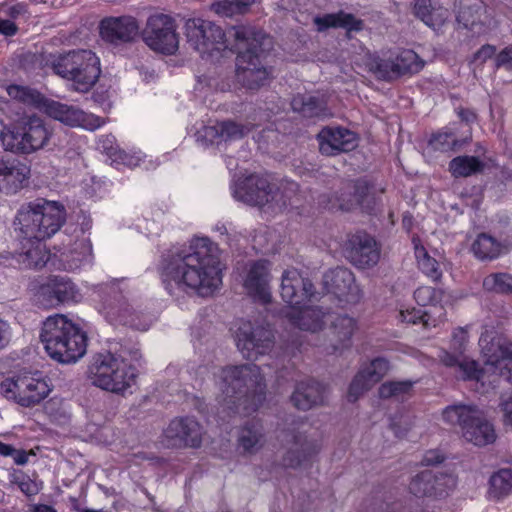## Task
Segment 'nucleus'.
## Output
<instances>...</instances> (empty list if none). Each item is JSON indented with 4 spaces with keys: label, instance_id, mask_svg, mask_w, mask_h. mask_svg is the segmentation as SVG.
<instances>
[{
    "label": "nucleus",
    "instance_id": "bf43d9fd",
    "mask_svg": "<svg viewBox=\"0 0 512 512\" xmlns=\"http://www.w3.org/2000/svg\"><path fill=\"white\" fill-rule=\"evenodd\" d=\"M142 160L141 152H125V150H119V161L128 165V167H136L140 165Z\"/></svg>",
    "mask_w": 512,
    "mask_h": 512
},
{
    "label": "nucleus",
    "instance_id": "c9c22d12",
    "mask_svg": "<svg viewBox=\"0 0 512 512\" xmlns=\"http://www.w3.org/2000/svg\"><path fill=\"white\" fill-rule=\"evenodd\" d=\"M265 434L260 422H249L241 428L238 435V447L242 452L254 453L262 448Z\"/></svg>",
    "mask_w": 512,
    "mask_h": 512
},
{
    "label": "nucleus",
    "instance_id": "7c9ffc66",
    "mask_svg": "<svg viewBox=\"0 0 512 512\" xmlns=\"http://www.w3.org/2000/svg\"><path fill=\"white\" fill-rule=\"evenodd\" d=\"M510 248L508 242H500L487 232L478 234L471 244V251L478 260H495L505 252H509Z\"/></svg>",
    "mask_w": 512,
    "mask_h": 512
},
{
    "label": "nucleus",
    "instance_id": "f8f14e48",
    "mask_svg": "<svg viewBox=\"0 0 512 512\" xmlns=\"http://www.w3.org/2000/svg\"><path fill=\"white\" fill-rule=\"evenodd\" d=\"M220 25L209 19L193 18L185 22V33L190 45L205 57H219L223 51H233L229 35Z\"/></svg>",
    "mask_w": 512,
    "mask_h": 512
},
{
    "label": "nucleus",
    "instance_id": "a18cd8bd",
    "mask_svg": "<svg viewBox=\"0 0 512 512\" xmlns=\"http://www.w3.org/2000/svg\"><path fill=\"white\" fill-rule=\"evenodd\" d=\"M397 77L407 72H419L423 68L422 59L413 50H403L396 56Z\"/></svg>",
    "mask_w": 512,
    "mask_h": 512
},
{
    "label": "nucleus",
    "instance_id": "b1692460",
    "mask_svg": "<svg viewBox=\"0 0 512 512\" xmlns=\"http://www.w3.org/2000/svg\"><path fill=\"white\" fill-rule=\"evenodd\" d=\"M31 170L27 164L0 154V191L3 193H17L26 186Z\"/></svg>",
    "mask_w": 512,
    "mask_h": 512
},
{
    "label": "nucleus",
    "instance_id": "680f3d73",
    "mask_svg": "<svg viewBox=\"0 0 512 512\" xmlns=\"http://www.w3.org/2000/svg\"><path fill=\"white\" fill-rule=\"evenodd\" d=\"M497 48L492 46V44H484L479 48V50L474 54L473 59L477 62H485L488 58L494 57Z\"/></svg>",
    "mask_w": 512,
    "mask_h": 512
},
{
    "label": "nucleus",
    "instance_id": "5fc2aeb1",
    "mask_svg": "<svg viewBox=\"0 0 512 512\" xmlns=\"http://www.w3.org/2000/svg\"><path fill=\"white\" fill-rule=\"evenodd\" d=\"M439 359L443 364H446V366H455V364H458L462 376L466 379H476V376H470L467 369L464 368V364H467V362H475L474 359H463V361H459L458 356H455L452 352H448V350H441ZM476 380L479 381L478 378Z\"/></svg>",
    "mask_w": 512,
    "mask_h": 512
},
{
    "label": "nucleus",
    "instance_id": "c03bdc74",
    "mask_svg": "<svg viewBox=\"0 0 512 512\" xmlns=\"http://www.w3.org/2000/svg\"><path fill=\"white\" fill-rule=\"evenodd\" d=\"M373 74L381 79L397 77V57H374L369 63Z\"/></svg>",
    "mask_w": 512,
    "mask_h": 512
},
{
    "label": "nucleus",
    "instance_id": "1a4fd4ad",
    "mask_svg": "<svg viewBox=\"0 0 512 512\" xmlns=\"http://www.w3.org/2000/svg\"><path fill=\"white\" fill-rule=\"evenodd\" d=\"M137 372L133 365L122 356L98 354L88 368L90 381L112 393H125L134 385Z\"/></svg>",
    "mask_w": 512,
    "mask_h": 512
},
{
    "label": "nucleus",
    "instance_id": "7ed1b4c3",
    "mask_svg": "<svg viewBox=\"0 0 512 512\" xmlns=\"http://www.w3.org/2000/svg\"><path fill=\"white\" fill-rule=\"evenodd\" d=\"M223 406L251 414L265 398L266 384L257 365H234L220 369L216 377Z\"/></svg>",
    "mask_w": 512,
    "mask_h": 512
},
{
    "label": "nucleus",
    "instance_id": "a878e982",
    "mask_svg": "<svg viewBox=\"0 0 512 512\" xmlns=\"http://www.w3.org/2000/svg\"><path fill=\"white\" fill-rule=\"evenodd\" d=\"M318 142L322 153L333 155L337 151L353 150L358 144V137L347 128H323L318 133Z\"/></svg>",
    "mask_w": 512,
    "mask_h": 512
},
{
    "label": "nucleus",
    "instance_id": "f3484780",
    "mask_svg": "<svg viewBox=\"0 0 512 512\" xmlns=\"http://www.w3.org/2000/svg\"><path fill=\"white\" fill-rule=\"evenodd\" d=\"M203 428L200 422L191 416L173 418L166 426L162 435V442L172 448H197L203 438Z\"/></svg>",
    "mask_w": 512,
    "mask_h": 512
},
{
    "label": "nucleus",
    "instance_id": "412c9836",
    "mask_svg": "<svg viewBox=\"0 0 512 512\" xmlns=\"http://www.w3.org/2000/svg\"><path fill=\"white\" fill-rule=\"evenodd\" d=\"M271 265L268 261H256L249 265L243 278V287L253 300L268 303L272 300Z\"/></svg>",
    "mask_w": 512,
    "mask_h": 512
},
{
    "label": "nucleus",
    "instance_id": "37998d69",
    "mask_svg": "<svg viewBox=\"0 0 512 512\" xmlns=\"http://www.w3.org/2000/svg\"><path fill=\"white\" fill-rule=\"evenodd\" d=\"M483 162L477 156H456L449 163V169L454 176H469L473 172L482 171Z\"/></svg>",
    "mask_w": 512,
    "mask_h": 512
},
{
    "label": "nucleus",
    "instance_id": "338daca9",
    "mask_svg": "<svg viewBox=\"0 0 512 512\" xmlns=\"http://www.w3.org/2000/svg\"><path fill=\"white\" fill-rule=\"evenodd\" d=\"M11 338V329L7 321L0 320V349L5 347Z\"/></svg>",
    "mask_w": 512,
    "mask_h": 512
},
{
    "label": "nucleus",
    "instance_id": "09e8293b",
    "mask_svg": "<svg viewBox=\"0 0 512 512\" xmlns=\"http://www.w3.org/2000/svg\"><path fill=\"white\" fill-rule=\"evenodd\" d=\"M483 287L494 292H512V276L506 272H494L484 278Z\"/></svg>",
    "mask_w": 512,
    "mask_h": 512
},
{
    "label": "nucleus",
    "instance_id": "72a5a7b5",
    "mask_svg": "<svg viewBox=\"0 0 512 512\" xmlns=\"http://www.w3.org/2000/svg\"><path fill=\"white\" fill-rule=\"evenodd\" d=\"M328 310H324L321 306H306L302 308L299 317L290 316L295 326L309 332H320L326 326L329 320Z\"/></svg>",
    "mask_w": 512,
    "mask_h": 512
},
{
    "label": "nucleus",
    "instance_id": "ea45409f",
    "mask_svg": "<svg viewBox=\"0 0 512 512\" xmlns=\"http://www.w3.org/2000/svg\"><path fill=\"white\" fill-rule=\"evenodd\" d=\"M318 30H324L329 26H342L347 30H361L363 23L361 19L354 18L352 14H345V12H338L337 14H325L314 18Z\"/></svg>",
    "mask_w": 512,
    "mask_h": 512
},
{
    "label": "nucleus",
    "instance_id": "13d9d810",
    "mask_svg": "<svg viewBox=\"0 0 512 512\" xmlns=\"http://www.w3.org/2000/svg\"><path fill=\"white\" fill-rule=\"evenodd\" d=\"M15 482L18 484L20 490H22L26 495H35V493H39L42 488V483L35 481V479H31L29 475H20V477H15Z\"/></svg>",
    "mask_w": 512,
    "mask_h": 512
},
{
    "label": "nucleus",
    "instance_id": "393cba45",
    "mask_svg": "<svg viewBox=\"0 0 512 512\" xmlns=\"http://www.w3.org/2000/svg\"><path fill=\"white\" fill-rule=\"evenodd\" d=\"M321 444L319 439H314L304 432L291 435L287 441L286 452L282 457V463L286 467H299L314 453L319 452Z\"/></svg>",
    "mask_w": 512,
    "mask_h": 512
},
{
    "label": "nucleus",
    "instance_id": "39448f33",
    "mask_svg": "<svg viewBox=\"0 0 512 512\" xmlns=\"http://www.w3.org/2000/svg\"><path fill=\"white\" fill-rule=\"evenodd\" d=\"M40 339L48 355L60 362H75L87 351V335L64 314L48 316L42 323Z\"/></svg>",
    "mask_w": 512,
    "mask_h": 512
},
{
    "label": "nucleus",
    "instance_id": "4be33fe9",
    "mask_svg": "<svg viewBox=\"0 0 512 512\" xmlns=\"http://www.w3.org/2000/svg\"><path fill=\"white\" fill-rule=\"evenodd\" d=\"M80 298L78 287L64 276H52L38 289V300L43 305H58L63 301H77Z\"/></svg>",
    "mask_w": 512,
    "mask_h": 512
},
{
    "label": "nucleus",
    "instance_id": "4468645a",
    "mask_svg": "<svg viewBox=\"0 0 512 512\" xmlns=\"http://www.w3.org/2000/svg\"><path fill=\"white\" fill-rule=\"evenodd\" d=\"M280 293L282 300L288 303L287 308L282 310V315L292 322L290 315L299 317L303 303L313 298L315 288L297 268H287L281 277Z\"/></svg>",
    "mask_w": 512,
    "mask_h": 512
},
{
    "label": "nucleus",
    "instance_id": "c756f323",
    "mask_svg": "<svg viewBox=\"0 0 512 512\" xmlns=\"http://www.w3.org/2000/svg\"><path fill=\"white\" fill-rule=\"evenodd\" d=\"M340 209L350 210L354 207H369L371 201V188L367 181H356V183H348L342 188L337 197Z\"/></svg>",
    "mask_w": 512,
    "mask_h": 512
},
{
    "label": "nucleus",
    "instance_id": "5701e85b",
    "mask_svg": "<svg viewBox=\"0 0 512 512\" xmlns=\"http://www.w3.org/2000/svg\"><path fill=\"white\" fill-rule=\"evenodd\" d=\"M389 369V361L384 358L372 359L370 363L364 365L349 386L348 397L350 400H357L365 391L371 389L375 383L388 374Z\"/></svg>",
    "mask_w": 512,
    "mask_h": 512
},
{
    "label": "nucleus",
    "instance_id": "69168bd1",
    "mask_svg": "<svg viewBox=\"0 0 512 512\" xmlns=\"http://www.w3.org/2000/svg\"><path fill=\"white\" fill-rule=\"evenodd\" d=\"M17 30H19V27H17L16 23H14L12 19L0 18V34H3L4 36H14Z\"/></svg>",
    "mask_w": 512,
    "mask_h": 512
},
{
    "label": "nucleus",
    "instance_id": "4c0bfd02",
    "mask_svg": "<svg viewBox=\"0 0 512 512\" xmlns=\"http://www.w3.org/2000/svg\"><path fill=\"white\" fill-rule=\"evenodd\" d=\"M458 22L473 32H483L488 20L487 11L482 2H474L470 6H464L457 16Z\"/></svg>",
    "mask_w": 512,
    "mask_h": 512
},
{
    "label": "nucleus",
    "instance_id": "774afa93",
    "mask_svg": "<svg viewBox=\"0 0 512 512\" xmlns=\"http://www.w3.org/2000/svg\"><path fill=\"white\" fill-rule=\"evenodd\" d=\"M11 451L10 455L18 465H25V463L29 461L30 452L22 451V449H15L13 445H11Z\"/></svg>",
    "mask_w": 512,
    "mask_h": 512
},
{
    "label": "nucleus",
    "instance_id": "0e129e2a",
    "mask_svg": "<svg viewBox=\"0 0 512 512\" xmlns=\"http://www.w3.org/2000/svg\"><path fill=\"white\" fill-rule=\"evenodd\" d=\"M444 459V454L441 451L432 449L424 453L421 463L423 465H435V463H441Z\"/></svg>",
    "mask_w": 512,
    "mask_h": 512
},
{
    "label": "nucleus",
    "instance_id": "20e7f679",
    "mask_svg": "<svg viewBox=\"0 0 512 512\" xmlns=\"http://www.w3.org/2000/svg\"><path fill=\"white\" fill-rule=\"evenodd\" d=\"M229 36L234 39L232 49L238 51L236 58L238 80L249 89H257L264 85L271 75V71L263 63L266 52L273 44L271 36L244 25L231 27Z\"/></svg>",
    "mask_w": 512,
    "mask_h": 512
},
{
    "label": "nucleus",
    "instance_id": "e433bc0d",
    "mask_svg": "<svg viewBox=\"0 0 512 512\" xmlns=\"http://www.w3.org/2000/svg\"><path fill=\"white\" fill-rule=\"evenodd\" d=\"M443 296L444 293L442 289H435V287H430V285H421L414 291V298L420 305L431 306L429 310L430 326L431 324L435 326L438 322V320H434L433 315H438L439 319L444 315L443 306H439Z\"/></svg>",
    "mask_w": 512,
    "mask_h": 512
},
{
    "label": "nucleus",
    "instance_id": "aec40b11",
    "mask_svg": "<svg viewBox=\"0 0 512 512\" xmlns=\"http://www.w3.org/2000/svg\"><path fill=\"white\" fill-rule=\"evenodd\" d=\"M345 254L352 264L358 267H371L378 264L381 249L373 236L367 232H356L346 241Z\"/></svg>",
    "mask_w": 512,
    "mask_h": 512
},
{
    "label": "nucleus",
    "instance_id": "6ab92c4d",
    "mask_svg": "<svg viewBox=\"0 0 512 512\" xmlns=\"http://www.w3.org/2000/svg\"><path fill=\"white\" fill-rule=\"evenodd\" d=\"M323 284L342 303H357L363 295L352 270L343 266L328 270L323 276Z\"/></svg>",
    "mask_w": 512,
    "mask_h": 512
},
{
    "label": "nucleus",
    "instance_id": "dca6fc26",
    "mask_svg": "<svg viewBox=\"0 0 512 512\" xmlns=\"http://www.w3.org/2000/svg\"><path fill=\"white\" fill-rule=\"evenodd\" d=\"M236 344L244 357L257 359L259 355L271 351L274 335L267 327H254L251 321H243L236 331Z\"/></svg>",
    "mask_w": 512,
    "mask_h": 512
},
{
    "label": "nucleus",
    "instance_id": "864d4df0",
    "mask_svg": "<svg viewBox=\"0 0 512 512\" xmlns=\"http://www.w3.org/2000/svg\"><path fill=\"white\" fill-rule=\"evenodd\" d=\"M399 319L403 322H419L421 321L424 326L431 324L430 312H423L418 308H406V310H400Z\"/></svg>",
    "mask_w": 512,
    "mask_h": 512
},
{
    "label": "nucleus",
    "instance_id": "9d476101",
    "mask_svg": "<svg viewBox=\"0 0 512 512\" xmlns=\"http://www.w3.org/2000/svg\"><path fill=\"white\" fill-rule=\"evenodd\" d=\"M53 130L39 116H24L10 126H6L1 134V142L5 150L16 153H32L42 150L51 140Z\"/></svg>",
    "mask_w": 512,
    "mask_h": 512
},
{
    "label": "nucleus",
    "instance_id": "6e6552de",
    "mask_svg": "<svg viewBox=\"0 0 512 512\" xmlns=\"http://www.w3.org/2000/svg\"><path fill=\"white\" fill-rule=\"evenodd\" d=\"M299 187L294 181H286L279 187L270 183L267 177L260 175H250L238 187L233 189V195L250 205H269L271 209H283L293 203V197L296 195Z\"/></svg>",
    "mask_w": 512,
    "mask_h": 512
},
{
    "label": "nucleus",
    "instance_id": "79ce46f5",
    "mask_svg": "<svg viewBox=\"0 0 512 512\" xmlns=\"http://www.w3.org/2000/svg\"><path fill=\"white\" fill-rule=\"evenodd\" d=\"M413 380H388L379 387V395L383 398H405L413 393Z\"/></svg>",
    "mask_w": 512,
    "mask_h": 512
},
{
    "label": "nucleus",
    "instance_id": "8fccbe9b",
    "mask_svg": "<svg viewBox=\"0 0 512 512\" xmlns=\"http://www.w3.org/2000/svg\"><path fill=\"white\" fill-rule=\"evenodd\" d=\"M433 478L434 473L430 472V470L418 473L409 484L410 491L415 495H432Z\"/></svg>",
    "mask_w": 512,
    "mask_h": 512
},
{
    "label": "nucleus",
    "instance_id": "e2e57ef3",
    "mask_svg": "<svg viewBox=\"0 0 512 512\" xmlns=\"http://www.w3.org/2000/svg\"><path fill=\"white\" fill-rule=\"evenodd\" d=\"M497 66L512 68V46H508L499 52L495 58Z\"/></svg>",
    "mask_w": 512,
    "mask_h": 512
},
{
    "label": "nucleus",
    "instance_id": "473e14b6",
    "mask_svg": "<svg viewBox=\"0 0 512 512\" xmlns=\"http://www.w3.org/2000/svg\"><path fill=\"white\" fill-rule=\"evenodd\" d=\"M293 404L302 410H309L324 400V388L319 382H299L291 396Z\"/></svg>",
    "mask_w": 512,
    "mask_h": 512
},
{
    "label": "nucleus",
    "instance_id": "c85d7f7f",
    "mask_svg": "<svg viewBox=\"0 0 512 512\" xmlns=\"http://www.w3.org/2000/svg\"><path fill=\"white\" fill-rule=\"evenodd\" d=\"M250 129V126H242L233 120H226L225 122H216L212 126H205L199 132V136L205 142H223V140L242 138L244 134L249 133Z\"/></svg>",
    "mask_w": 512,
    "mask_h": 512
},
{
    "label": "nucleus",
    "instance_id": "de8ad7c7",
    "mask_svg": "<svg viewBox=\"0 0 512 512\" xmlns=\"http://www.w3.org/2000/svg\"><path fill=\"white\" fill-rule=\"evenodd\" d=\"M6 92L12 98L21 100L26 104H42L44 106V99L37 90H32L28 86H19V84H10L6 87Z\"/></svg>",
    "mask_w": 512,
    "mask_h": 512
},
{
    "label": "nucleus",
    "instance_id": "2eb2a0df",
    "mask_svg": "<svg viewBox=\"0 0 512 512\" xmlns=\"http://www.w3.org/2000/svg\"><path fill=\"white\" fill-rule=\"evenodd\" d=\"M143 39L154 51L172 55L179 49V35L175 19L167 14H153L146 21Z\"/></svg>",
    "mask_w": 512,
    "mask_h": 512
},
{
    "label": "nucleus",
    "instance_id": "f03ea898",
    "mask_svg": "<svg viewBox=\"0 0 512 512\" xmlns=\"http://www.w3.org/2000/svg\"><path fill=\"white\" fill-rule=\"evenodd\" d=\"M66 220V210L60 202L35 200L24 204L15 215V225L28 241L34 244L20 253L18 262L25 267H43L50 258L45 239L59 231Z\"/></svg>",
    "mask_w": 512,
    "mask_h": 512
},
{
    "label": "nucleus",
    "instance_id": "3c124183",
    "mask_svg": "<svg viewBox=\"0 0 512 512\" xmlns=\"http://www.w3.org/2000/svg\"><path fill=\"white\" fill-rule=\"evenodd\" d=\"M457 484V479L452 473H433L432 495H447Z\"/></svg>",
    "mask_w": 512,
    "mask_h": 512
},
{
    "label": "nucleus",
    "instance_id": "49530a36",
    "mask_svg": "<svg viewBox=\"0 0 512 512\" xmlns=\"http://www.w3.org/2000/svg\"><path fill=\"white\" fill-rule=\"evenodd\" d=\"M254 0H219L212 4V9L218 15L224 17H232L237 13H245L249 9Z\"/></svg>",
    "mask_w": 512,
    "mask_h": 512
},
{
    "label": "nucleus",
    "instance_id": "ddd939ff",
    "mask_svg": "<svg viewBox=\"0 0 512 512\" xmlns=\"http://www.w3.org/2000/svg\"><path fill=\"white\" fill-rule=\"evenodd\" d=\"M58 74L67 77L76 91H89L96 83L100 73L99 57L91 50H73L60 57L55 65Z\"/></svg>",
    "mask_w": 512,
    "mask_h": 512
},
{
    "label": "nucleus",
    "instance_id": "6e6d98bb",
    "mask_svg": "<svg viewBox=\"0 0 512 512\" xmlns=\"http://www.w3.org/2000/svg\"><path fill=\"white\" fill-rule=\"evenodd\" d=\"M469 341V334L467 329H464V327H457V329H454L452 333V340H451V349L454 351L455 355L456 353H464L467 342Z\"/></svg>",
    "mask_w": 512,
    "mask_h": 512
},
{
    "label": "nucleus",
    "instance_id": "bb28decb",
    "mask_svg": "<svg viewBox=\"0 0 512 512\" xmlns=\"http://www.w3.org/2000/svg\"><path fill=\"white\" fill-rule=\"evenodd\" d=\"M139 31V23L130 16L103 19L100 23V34L104 39L113 41V43L130 41V39L138 36Z\"/></svg>",
    "mask_w": 512,
    "mask_h": 512
},
{
    "label": "nucleus",
    "instance_id": "f257e3e1",
    "mask_svg": "<svg viewBox=\"0 0 512 512\" xmlns=\"http://www.w3.org/2000/svg\"><path fill=\"white\" fill-rule=\"evenodd\" d=\"M163 282L190 288L201 296L213 294L222 285L220 249L209 238H195L186 251L173 255L162 269Z\"/></svg>",
    "mask_w": 512,
    "mask_h": 512
},
{
    "label": "nucleus",
    "instance_id": "a211bd4d",
    "mask_svg": "<svg viewBox=\"0 0 512 512\" xmlns=\"http://www.w3.org/2000/svg\"><path fill=\"white\" fill-rule=\"evenodd\" d=\"M43 110L54 119H58L70 127H83V129L93 131L105 123L104 118H100L96 114H89L75 105H67L60 101H53V99H44Z\"/></svg>",
    "mask_w": 512,
    "mask_h": 512
},
{
    "label": "nucleus",
    "instance_id": "cd10ccee",
    "mask_svg": "<svg viewBox=\"0 0 512 512\" xmlns=\"http://www.w3.org/2000/svg\"><path fill=\"white\" fill-rule=\"evenodd\" d=\"M330 321V336H331V346L334 351L337 349H342V347H347L349 342L352 339V335L355 330H357V322L351 316H347V314H331L329 312Z\"/></svg>",
    "mask_w": 512,
    "mask_h": 512
},
{
    "label": "nucleus",
    "instance_id": "f704fd0d",
    "mask_svg": "<svg viewBox=\"0 0 512 512\" xmlns=\"http://www.w3.org/2000/svg\"><path fill=\"white\" fill-rule=\"evenodd\" d=\"M291 107L294 112H299L305 117H326V115H330L325 99L319 97V95H294L291 100Z\"/></svg>",
    "mask_w": 512,
    "mask_h": 512
},
{
    "label": "nucleus",
    "instance_id": "2f4dec72",
    "mask_svg": "<svg viewBox=\"0 0 512 512\" xmlns=\"http://www.w3.org/2000/svg\"><path fill=\"white\" fill-rule=\"evenodd\" d=\"M414 13L432 28H440L450 17L448 8H444L439 0H415Z\"/></svg>",
    "mask_w": 512,
    "mask_h": 512
},
{
    "label": "nucleus",
    "instance_id": "58836bf2",
    "mask_svg": "<svg viewBox=\"0 0 512 512\" xmlns=\"http://www.w3.org/2000/svg\"><path fill=\"white\" fill-rule=\"evenodd\" d=\"M413 244L418 267L425 275H427V277H430L433 281H439L443 275V270L439 261L434 259V257H431L427 249H425V247L422 246L416 238L413 239Z\"/></svg>",
    "mask_w": 512,
    "mask_h": 512
},
{
    "label": "nucleus",
    "instance_id": "4d7b16f0",
    "mask_svg": "<svg viewBox=\"0 0 512 512\" xmlns=\"http://www.w3.org/2000/svg\"><path fill=\"white\" fill-rule=\"evenodd\" d=\"M98 148L113 157V159H119L120 149L117 146L116 139L112 133H107L106 135H101L99 137Z\"/></svg>",
    "mask_w": 512,
    "mask_h": 512
},
{
    "label": "nucleus",
    "instance_id": "9b49d317",
    "mask_svg": "<svg viewBox=\"0 0 512 512\" xmlns=\"http://www.w3.org/2000/svg\"><path fill=\"white\" fill-rule=\"evenodd\" d=\"M51 393L47 378L41 373H18L0 382V394L24 408L41 404Z\"/></svg>",
    "mask_w": 512,
    "mask_h": 512
},
{
    "label": "nucleus",
    "instance_id": "423d86ee",
    "mask_svg": "<svg viewBox=\"0 0 512 512\" xmlns=\"http://www.w3.org/2000/svg\"><path fill=\"white\" fill-rule=\"evenodd\" d=\"M483 367L479 363H466L469 376H476L485 383H495L499 377L512 382V342L494 338L488 331L479 338Z\"/></svg>",
    "mask_w": 512,
    "mask_h": 512
},
{
    "label": "nucleus",
    "instance_id": "0eeeda50",
    "mask_svg": "<svg viewBox=\"0 0 512 512\" xmlns=\"http://www.w3.org/2000/svg\"><path fill=\"white\" fill-rule=\"evenodd\" d=\"M443 420L449 425L459 427L463 438L476 444L485 446L496 440L497 434L494 424L487 414L474 403H453L442 411Z\"/></svg>",
    "mask_w": 512,
    "mask_h": 512
},
{
    "label": "nucleus",
    "instance_id": "052dcab7",
    "mask_svg": "<svg viewBox=\"0 0 512 512\" xmlns=\"http://www.w3.org/2000/svg\"><path fill=\"white\" fill-rule=\"evenodd\" d=\"M109 313L114 317H118L120 321L127 322L130 306L127 302H121L117 306H110Z\"/></svg>",
    "mask_w": 512,
    "mask_h": 512
},
{
    "label": "nucleus",
    "instance_id": "a19ab883",
    "mask_svg": "<svg viewBox=\"0 0 512 512\" xmlns=\"http://www.w3.org/2000/svg\"><path fill=\"white\" fill-rule=\"evenodd\" d=\"M489 495L494 499H500L512 491V470L503 468L493 473L489 479Z\"/></svg>",
    "mask_w": 512,
    "mask_h": 512
},
{
    "label": "nucleus",
    "instance_id": "603ef678",
    "mask_svg": "<svg viewBox=\"0 0 512 512\" xmlns=\"http://www.w3.org/2000/svg\"><path fill=\"white\" fill-rule=\"evenodd\" d=\"M457 144V137L451 132H439L432 135L429 146L433 150L448 151Z\"/></svg>",
    "mask_w": 512,
    "mask_h": 512
}]
</instances>
